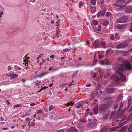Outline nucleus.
<instances>
[{
    "label": "nucleus",
    "instance_id": "nucleus-1",
    "mask_svg": "<svg viewBox=\"0 0 132 132\" xmlns=\"http://www.w3.org/2000/svg\"><path fill=\"white\" fill-rule=\"evenodd\" d=\"M132 69V66L130 62L128 61H125L123 64H121L117 71V73L120 77L121 79L122 82L126 80V77L123 74L120 72V71H123L125 69L130 70Z\"/></svg>",
    "mask_w": 132,
    "mask_h": 132
},
{
    "label": "nucleus",
    "instance_id": "nucleus-2",
    "mask_svg": "<svg viewBox=\"0 0 132 132\" xmlns=\"http://www.w3.org/2000/svg\"><path fill=\"white\" fill-rule=\"evenodd\" d=\"M128 19L127 16H123L119 19L117 20V22L120 23H123L127 21Z\"/></svg>",
    "mask_w": 132,
    "mask_h": 132
},
{
    "label": "nucleus",
    "instance_id": "nucleus-3",
    "mask_svg": "<svg viewBox=\"0 0 132 132\" xmlns=\"http://www.w3.org/2000/svg\"><path fill=\"white\" fill-rule=\"evenodd\" d=\"M114 88L113 86L110 85L108 86L106 88V91L109 93H112L113 92Z\"/></svg>",
    "mask_w": 132,
    "mask_h": 132
},
{
    "label": "nucleus",
    "instance_id": "nucleus-4",
    "mask_svg": "<svg viewBox=\"0 0 132 132\" xmlns=\"http://www.w3.org/2000/svg\"><path fill=\"white\" fill-rule=\"evenodd\" d=\"M126 4V1L122 0H118L116 3V6L118 7L122 4Z\"/></svg>",
    "mask_w": 132,
    "mask_h": 132
},
{
    "label": "nucleus",
    "instance_id": "nucleus-5",
    "mask_svg": "<svg viewBox=\"0 0 132 132\" xmlns=\"http://www.w3.org/2000/svg\"><path fill=\"white\" fill-rule=\"evenodd\" d=\"M88 120L90 121L88 123L87 125L88 127H90L94 125L96 121V120L95 119H94L93 120H91L90 119H89Z\"/></svg>",
    "mask_w": 132,
    "mask_h": 132
},
{
    "label": "nucleus",
    "instance_id": "nucleus-6",
    "mask_svg": "<svg viewBox=\"0 0 132 132\" xmlns=\"http://www.w3.org/2000/svg\"><path fill=\"white\" fill-rule=\"evenodd\" d=\"M110 79L111 80L117 82L119 80V77L116 74H114L112 76L110 77Z\"/></svg>",
    "mask_w": 132,
    "mask_h": 132
},
{
    "label": "nucleus",
    "instance_id": "nucleus-7",
    "mask_svg": "<svg viewBox=\"0 0 132 132\" xmlns=\"http://www.w3.org/2000/svg\"><path fill=\"white\" fill-rule=\"evenodd\" d=\"M132 52V49H130L128 51L123 52L122 54L123 56H126L129 55Z\"/></svg>",
    "mask_w": 132,
    "mask_h": 132
},
{
    "label": "nucleus",
    "instance_id": "nucleus-8",
    "mask_svg": "<svg viewBox=\"0 0 132 132\" xmlns=\"http://www.w3.org/2000/svg\"><path fill=\"white\" fill-rule=\"evenodd\" d=\"M108 61L107 60L105 59L104 60L100 61V64L102 65H108L109 64Z\"/></svg>",
    "mask_w": 132,
    "mask_h": 132
},
{
    "label": "nucleus",
    "instance_id": "nucleus-9",
    "mask_svg": "<svg viewBox=\"0 0 132 132\" xmlns=\"http://www.w3.org/2000/svg\"><path fill=\"white\" fill-rule=\"evenodd\" d=\"M109 113V110L104 111L103 114V117L105 119H106L108 117Z\"/></svg>",
    "mask_w": 132,
    "mask_h": 132
},
{
    "label": "nucleus",
    "instance_id": "nucleus-10",
    "mask_svg": "<svg viewBox=\"0 0 132 132\" xmlns=\"http://www.w3.org/2000/svg\"><path fill=\"white\" fill-rule=\"evenodd\" d=\"M127 129V127L126 126H124L122 128L120 127V130L119 131H120V132H125Z\"/></svg>",
    "mask_w": 132,
    "mask_h": 132
},
{
    "label": "nucleus",
    "instance_id": "nucleus-11",
    "mask_svg": "<svg viewBox=\"0 0 132 132\" xmlns=\"http://www.w3.org/2000/svg\"><path fill=\"white\" fill-rule=\"evenodd\" d=\"M119 128H120V127L119 126H117L114 127H112L110 128V130L111 131H113L115 130H117L118 131H119L120 129Z\"/></svg>",
    "mask_w": 132,
    "mask_h": 132
},
{
    "label": "nucleus",
    "instance_id": "nucleus-12",
    "mask_svg": "<svg viewBox=\"0 0 132 132\" xmlns=\"http://www.w3.org/2000/svg\"><path fill=\"white\" fill-rule=\"evenodd\" d=\"M124 43H120L117 46V48H123L126 46Z\"/></svg>",
    "mask_w": 132,
    "mask_h": 132
},
{
    "label": "nucleus",
    "instance_id": "nucleus-13",
    "mask_svg": "<svg viewBox=\"0 0 132 132\" xmlns=\"http://www.w3.org/2000/svg\"><path fill=\"white\" fill-rule=\"evenodd\" d=\"M99 43V41L98 40H95L93 43V45H95V48H96L98 47Z\"/></svg>",
    "mask_w": 132,
    "mask_h": 132
},
{
    "label": "nucleus",
    "instance_id": "nucleus-14",
    "mask_svg": "<svg viewBox=\"0 0 132 132\" xmlns=\"http://www.w3.org/2000/svg\"><path fill=\"white\" fill-rule=\"evenodd\" d=\"M98 106H96L93 109V114L94 115L97 114L98 113L97 110H98Z\"/></svg>",
    "mask_w": 132,
    "mask_h": 132
},
{
    "label": "nucleus",
    "instance_id": "nucleus-15",
    "mask_svg": "<svg viewBox=\"0 0 132 132\" xmlns=\"http://www.w3.org/2000/svg\"><path fill=\"white\" fill-rule=\"evenodd\" d=\"M88 116V115H85V116H84L80 120L81 121V122H82L83 123H84L86 122V118Z\"/></svg>",
    "mask_w": 132,
    "mask_h": 132
},
{
    "label": "nucleus",
    "instance_id": "nucleus-16",
    "mask_svg": "<svg viewBox=\"0 0 132 132\" xmlns=\"http://www.w3.org/2000/svg\"><path fill=\"white\" fill-rule=\"evenodd\" d=\"M82 122H80L78 123L77 125V127L80 129H81L84 127V125Z\"/></svg>",
    "mask_w": 132,
    "mask_h": 132
},
{
    "label": "nucleus",
    "instance_id": "nucleus-17",
    "mask_svg": "<svg viewBox=\"0 0 132 132\" xmlns=\"http://www.w3.org/2000/svg\"><path fill=\"white\" fill-rule=\"evenodd\" d=\"M47 72H42L39 75H37V77L40 78L44 76L45 75L47 74Z\"/></svg>",
    "mask_w": 132,
    "mask_h": 132
},
{
    "label": "nucleus",
    "instance_id": "nucleus-18",
    "mask_svg": "<svg viewBox=\"0 0 132 132\" xmlns=\"http://www.w3.org/2000/svg\"><path fill=\"white\" fill-rule=\"evenodd\" d=\"M127 13H130L132 12V7L130 6L128 7L126 10Z\"/></svg>",
    "mask_w": 132,
    "mask_h": 132
},
{
    "label": "nucleus",
    "instance_id": "nucleus-19",
    "mask_svg": "<svg viewBox=\"0 0 132 132\" xmlns=\"http://www.w3.org/2000/svg\"><path fill=\"white\" fill-rule=\"evenodd\" d=\"M70 130L71 132H77V129L74 127L71 128Z\"/></svg>",
    "mask_w": 132,
    "mask_h": 132
},
{
    "label": "nucleus",
    "instance_id": "nucleus-20",
    "mask_svg": "<svg viewBox=\"0 0 132 132\" xmlns=\"http://www.w3.org/2000/svg\"><path fill=\"white\" fill-rule=\"evenodd\" d=\"M127 132H132V123L130 124V127L129 128V130Z\"/></svg>",
    "mask_w": 132,
    "mask_h": 132
},
{
    "label": "nucleus",
    "instance_id": "nucleus-21",
    "mask_svg": "<svg viewBox=\"0 0 132 132\" xmlns=\"http://www.w3.org/2000/svg\"><path fill=\"white\" fill-rule=\"evenodd\" d=\"M122 99V95H120L119 96L117 100V101L118 102L120 101V100Z\"/></svg>",
    "mask_w": 132,
    "mask_h": 132
},
{
    "label": "nucleus",
    "instance_id": "nucleus-22",
    "mask_svg": "<svg viewBox=\"0 0 132 132\" xmlns=\"http://www.w3.org/2000/svg\"><path fill=\"white\" fill-rule=\"evenodd\" d=\"M92 22V23L95 25H97L98 23V21L95 20H93Z\"/></svg>",
    "mask_w": 132,
    "mask_h": 132
},
{
    "label": "nucleus",
    "instance_id": "nucleus-23",
    "mask_svg": "<svg viewBox=\"0 0 132 132\" xmlns=\"http://www.w3.org/2000/svg\"><path fill=\"white\" fill-rule=\"evenodd\" d=\"M115 38L117 40H118L120 38V37L117 34H116L115 36Z\"/></svg>",
    "mask_w": 132,
    "mask_h": 132
},
{
    "label": "nucleus",
    "instance_id": "nucleus-24",
    "mask_svg": "<svg viewBox=\"0 0 132 132\" xmlns=\"http://www.w3.org/2000/svg\"><path fill=\"white\" fill-rule=\"evenodd\" d=\"M90 3L93 5H94L96 4V1L95 0H91Z\"/></svg>",
    "mask_w": 132,
    "mask_h": 132
},
{
    "label": "nucleus",
    "instance_id": "nucleus-25",
    "mask_svg": "<svg viewBox=\"0 0 132 132\" xmlns=\"http://www.w3.org/2000/svg\"><path fill=\"white\" fill-rule=\"evenodd\" d=\"M41 81L40 80H37L35 82V84L36 86L39 85L40 84Z\"/></svg>",
    "mask_w": 132,
    "mask_h": 132
},
{
    "label": "nucleus",
    "instance_id": "nucleus-26",
    "mask_svg": "<svg viewBox=\"0 0 132 132\" xmlns=\"http://www.w3.org/2000/svg\"><path fill=\"white\" fill-rule=\"evenodd\" d=\"M108 24V22L107 20H105L103 23V24L104 26H106Z\"/></svg>",
    "mask_w": 132,
    "mask_h": 132
},
{
    "label": "nucleus",
    "instance_id": "nucleus-27",
    "mask_svg": "<svg viewBox=\"0 0 132 132\" xmlns=\"http://www.w3.org/2000/svg\"><path fill=\"white\" fill-rule=\"evenodd\" d=\"M18 77V75L14 74V73H13V75L12 76V78H17Z\"/></svg>",
    "mask_w": 132,
    "mask_h": 132
},
{
    "label": "nucleus",
    "instance_id": "nucleus-28",
    "mask_svg": "<svg viewBox=\"0 0 132 132\" xmlns=\"http://www.w3.org/2000/svg\"><path fill=\"white\" fill-rule=\"evenodd\" d=\"M70 50V49L68 48H65L63 50V51L64 52H68Z\"/></svg>",
    "mask_w": 132,
    "mask_h": 132
},
{
    "label": "nucleus",
    "instance_id": "nucleus-29",
    "mask_svg": "<svg viewBox=\"0 0 132 132\" xmlns=\"http://www.w3.org/2000/svg\"><path fill=\"white\" fill-rule=\"evenodd\" d=\"M104 105H100V107H99L100 110H103V108L104 107Z\"/></svg>",
    "mask_w": 132,
    "mask_h": 132
},
{
    "label": "nucleus",
    "instance_id": "nucleus-30",
    "mask_svg": "<svg viewBox=\"0 0 132 132\" xmlns=\"http://www.w3.org/2000/svg\"><path fill=\"white\" fill-rule=\"evenodd\" d=\"M98 27L97 29V31L98 32H100L101 31V25H99L98 26Z\"/></svg>",
    "mask_w": 132,
    "mask_h": 132
},
{
    "label": "nucleus",
    "instance_id": "nucleus-31",
    "mask_svg": "<svg viewBox=\"0 0 132 132\" xmlns=\"http://www.w3.org/2000/svg\"><path fill=\"white\" fill-rule=\"evenodd\" d=\"M83 4L82 2H80L79 3V7L80 8L82 6H83Z\"/></svg>",
    "mask_w": 132,
    "mask_h": 132
},
{
    "label": "nucleus",
    "instance_id": "nucleus-32",
    "mask_svg": "<svg viewBox=\"0 0 132 132\" xmlns=\"http://www.w3.org/2000/svg\"><path fill=\"white\" fill-rule=\"evenodd\" d=\"M0 11H5V10L4 9L2 6L0 5Z\"/></svg>",
    "mask_w": 132,
    "mask_h": 132
},
{
    "label": "nucleus",
    "instance_id": "nucleus-33",
    "mask_svg": "<svg viewBox=\"0 0 132 132\" xmlns=\"http://www.w3.org/2000/svg\"><path fill=\"white\" fill-rule=\"evenodd\" d=\"M13 75V72H12L8 74L7 75L9 77H12V76Z\"/></svg>",
    "mask_w": 132,
    "mask_h": 132
},
{
    "label": "nucleus",
    "instance_id": "nucleus-34",
    "mask_svg": "<svg viewBox=\"0 0 132 132\" xmlns=\"http://www.w3.org/2000/svg\"><path fill=\"white\" fill-rule=\"evenodd\" d=\"M82 106V104L81 103H80L77 106V108H80Z\"/></svg>",
    "mask_w": 132,
    "mask_h": 132
},
{
    "label": "nucleus",
    "instance_id": "nucleus-35",
    "mask_svg": "<svg viewBox=\"0 0 132 132\" xmlns=\"http://www.w3.org/2000/svg\"><path fill=\"white\" fill-rule=\"evenodd\" d=\"M100 12H101V15L102 16H103L105 13V11H100Z\"/></svg>",
    "mask_w": 132,
    "mask_h": 132
},
{
    "label": "nucleus",
    "instance_id": "nucleus-36",
    "mask_svg": "<svg viewBox=\"0 0 132 132\" xmlns=\"http://www.w3.org/2000/svg\"><path fill=\"white\" fill-rule=\"evenodd\" d=\"M43 111L42 110H40L38 111V112H37V114L40 113L42 114L43 113Z\"/></svg>",
    "mask_w": 132,
    "mask_h": 132
},
{
    "label": "nucleus",
    "instance_id": "nucleus-37",
    "mask_svg": "<svg viewBox=\"0 0 132 132\" xmlns=\"http://www.w3.org/2000/svg\"><path fill=\"white\" fill-rule=\"evenodd\" d=\"M53 108V106L52 105H50L49 107V110L50 111H51L52 109Z\"/></svg>",
    "mask_w": 132,
    "mask_h": 132
},
{
    "label": "nucleus",
    "instance_id": "nucleus-38",
    "mask_svg": "<svg viewBox=\"0 0 132 132\" xmlns=\"http://www.w3.org/2000/svg\"><path fill=\"white\" fill-rule=\"evenodd\" d=\"M1 12H0V19L1 18L2 16V15H3V12L4 11H1Z\"/></svg>",
    "mask_w": 132,
    "mask_h": 132
},
{
    "label": "nucleus",
    "instance_id": "nucleus-39",
    "mask_svg": "<svg viewBox=\"0 0 132 132\" xmlns=\"http://www.w3.org/2000/svg\"><path fill=\"white\" fill-rule=\"evenodd\" d=\"M107 130L105 128H103L101 130V131L102 132H105Z\"/></svg>",
    "mask_w": 132,
    "mask_h": 132
},
{
    "label": "nucleus",
    "instance_id": "nucleus-40",
    "mask_svg": "<svg viewBox=\"0 0 132 132\" xmlns=\"http://www.w3.org/2000/svg\"><path fill=\"white\" fill-rule=\"evenodd\" d=\"M35 120H33V121L31 122V125L33 126H35Z\"/></svg>",
    "mask_w": 132,
    "mask_h": 132
},
{
    "label": "nucleus",
    "instance_id": "nucleus-41",
    "mask_svg": "<svg viewBox=\"0 0 132 132\" xmlns=\"http://www.w3.org/2000/svg\"><path fill=\"white\" fill-rule=\"evenodd\" d=\"M110 39L112 40H113L114 39V36L113 35H111L110 36Z\"/></svg>",
    "mask_w": 132,
    "mask_h": 132
},
{
    "label": "nucleus",
    "instance_id": "nucleus-42",
    "mask_svg": "<svg viewBox=\"0 0 132 132\" xmlns=\"http://www.w3.org/2000/svg\"><path fill=\"white\" fill-rule=\"evenodd\" d=\"M66 104L67 106H68L70 105L72 106L73 104V103H71L70 102Z\"/></svg>",
    "mask_w": 132,
    "mask_h": 132
},
{
    "label": "nucleus",
    "instance_id": "nucleus-43",
    "mask_svg": "<svg viewBox=\"0 0 132 132\" xmlns=\"http://www.w3.org/2000/svg\"><path fill=\"white\" fill-rule=\"evenodd\" d=\"M11 69V67L9 65L8 67L7 70L8 71H9Z\"/></svg>",
    "mask_w": 132,
    "mask_h": 132
},
{
    "label": "nucleus",
    "instance_id": "nucleus-44",
    "mask_svg": "<svg viewBox=\"0 0 132 132\" xmlns=\"http://www.w3.org/2000/svg\"><path fill=\"white\" fill-rule=\"evenodd\" d=\"M123 105V104L122 103H120V106H119V107L120 109H121V108L122 107V106Z\"/></svg>",
    "mask_w": 132,
    "mask_h": 132
},
{
    "label": "nucleus",
    "instance_id": "nucleus-45",
    "mask_svg": "<svg viewBox=\"0 0 132 132\" xmlns=\"http://www.w3.org/2000/svg\"><path fill=\"white\" fill-rule=\"evenodd\" d=\"M98 57L100 59H102L103 58V56L101 55H99L98 56Z\"/></svg>",
    "mask_w": 132,
    "mask_h": 132
},
{
    "label": "nucleus",
    "instance_id": "nucleus-46",
    "mask_svg": "<svg viewBox=\"0 0 132 132\" xmlns=\"http://www.w3.org/2000/svg\"><path fill=\"white\" fill-rule=\"evenodd\" d=\"M130 31L132 32V22H131V24L130 29Z\"/></svg>",
    "mask_w": 132,
    "mask_h": 132
},
{
    "label": "nucleus",
    "instance_id": "nucleus-47",
    "mask_svg": "<svg viewBox=\"0 0 132 132\" xmlns=\"http://www.w3.org/2000/svg\"><path fill=\"white\" fill-rule=\"evenodd\" d=\"M110 12H107L106 14V15L107 16H109L110 15Z\"/></svg>",
    "mask_w": 132,
    "mask_h": 132
},
{
    "label": "nucleus",
    "instance_id": "nucleus-48",
    "mask_svg": "<svg viewBox=\"0 0 132 132\" xmlns=\"http://www.w3.org/2000/svg\"><path fill=\"white\" fill-rule=\"evenodd\" d=\"M42 54H40L39 55V56H38V57L37 58V59L38 60L40 58L42 57Z\"/></svg>",
    "mask_w": 132,
    "mask_h": 132
},
{
    "label": "nucleus",
    "instance_id": "nucleus-49",
    "mask_svg": "<svg viewBox=\"0 0 132 132\" xmlns=\"http://www.w3.org/2000/svg\"><path fill=\"white\" fill-rule=\"evenodd\" d=\"M35 105H36V104H35V103H31L30 104V106H34Z\"/></svg>",
    "mask_w": 132,
    "mask_h": 132
},
{
    "label": "nucleus",
    "instance_id": "nucleus-50",
    "mask_svg": "<svg viewBox=\"0 0 132 132\" xmlns=\"http://www.w3.org/2000/svg\"><path fill=\"white\" fill-rule=\"evenodd\" d=\"M105 43L104 42H102L101 43V44L102 45H105Z\"/></svg>",
    "mask_w": 132,
    "mask_h": 132
},
{
    "label": "nucleus",
    "instance_id": "nucleus-51",
    "mask_svg": "<svg viewBox=\"0 0 132 132\" xmlns=\"http://www.w3.org/2000/svg\"><path fill=\"white\" fill-rule=\"evenodd\" d=\"M100 15H101V12H98L97 14V17H98L100 16Z\"/></svg>",
    "mask_w": 132,
    "mask_h": 132
},
{
    "label": "nucleus",
    "instance_id": "nucleus-52",
    "mask_svg": "<svg viewBox=\"0 0 132 132\" xmlns=\"http://www.w3.org/2000/svg\"><path fill=\"white\" fill-rule=\"evenodd\" d=\"M118 106V105L117 104L114 107V109H117V107Z\"/></svg>",
    "mask_w": 132,
    "mask_h": 132
},
{
    "label": "nucleus",
    "instance_id": "nucleus-53",
    "mask_svg": "<svg viewBox=\"0 0 132 132\" xmlns=\"http://www.w3.org/2000/svg\"><path fill=\"white\" fill-rule=\"evenodd\" d=\"M128 1L126 2V4H128L130 2H132V0H128Z\"/></svg>",
    "mask_w": 132,
    "mask_h": 132
},
{
    "label": "nucleus",
    "instance_id": "nucleus-54",
    "mask_svg": "<svg viewBox=\"0 0 132 132\" xmlns=\"http://www.w3.org/2000/svg\"><path fill=\"white\" fill-rule=\"evenodd\" d=\"M91 85L90 84H88L86 85V86L87 87H90V86H91Z\"/></svg>",
    "mask_w": 132,
    "mask_h": 132
},
{
    "label": "nucleus",
    "instance_id": "nucleus-55",
    "mask_svg": "<svg viewBox=\"0 0 132 132\" xmlns=\"http://www.w3.org/2000/svg\"><path fill=\"white\" fill-rule=\"evenodd\" d=\"M87 115H88H88H90V116H93V113H92L90 112L89 114L88 113V114H87Z\"/></svg>",
    "mask_w": 132,
    "mask_h": 132
},
{
    "label": "nucleus",
    "instance_id": "nucleus-56",
    "mask_svg": "<svg viewBox=\"0 0 132 132\" xmlns=\"http://www.w3.org/2000/svg\"><path fill=\"white\" fill-rule=\"evenodd\" d=\"M31 2H32V3H34L36 0H29Z\"/></svg>",
    "mask_w": 132,
    "mask_h": 132
},
{
    "label": "nucleus",
    "instance_id": "nucleus-57",
    "mask_svg": "<svg viewBox=\"0 0 132 132\" xmlns=\"http://www.w3.org/2000/svg\"><path fill=\"white\" fill-rule=\"evenodd\" d=\"M42 60L43 61V62H41L40 63V65H41L43 64V63L44 62V60Z\"/></svg>",
    "mask_w": 132,
    "mask_h": 132
},
{
    "label": "nucleus",
    "instance_id": "nucleus-58",
    "mask_svg": "<svg viewBox=\"0 0 132 132\" xmlns=\"http://www.w3.org/2000/svg\"><path fill=\"white\" fill-rule=\"evenodd\" d=\"M50 58L51 59H54V57L53 55H51L50 56Z\"/></svg>",
    "mask_w": 132,
    "mask_h": 132
},
{
    "label": "nucleus",
    "instance_id": "nucleus-59",
    "mask_svg": "<svg viewBox=\"0 0 132 132\" xmlns=\"http://www.w3.org/2000/svg\"><path fill=\"white\" fill-rule=\"evenodd\" d=\"M89 110V109H86V114H88V113L89 112H88V111Z\"/></svg>",
    "mask_w": 132,
    "mask_h": 132
},
{
    "label": "nucleus",
    "instance_id": "nucleus-60",
    "mask_svg": "<svg viewBox=\"0 0 132 132\" xmlns=\"http://www.w3.org/2000/svg\"><path fill=\"white\" fill-rule=\"evenodd\" d=\"M19 104H16V105H15L14 106V107H19Z\"/></svg>",
    "mask_w": 132,
    "mask_h": 132
},
{
    "label": "nucleus",
    "instance_id": "nucleus-61",
    "mask_svg": "<svg viewBox=\"0 0 132 132\" xmlns=\"http://www.w3.org/2000/svg\"><path fill=\"white\" fill-rule=\"evenodd\" d=\"M6 101L7 102V104L8 105H9V104H10V103L8 100H7Z\"/></svg>",
    "mask_w": 132,
    "mask_h": 132
},
{
    "label": "nucleus",
    "instance_id": "nucleus-62",
    "mask_svg": "<svg viewBox=\"0 0 132 132\" xmlns=\"http://www.w3.org/2000/svg\"><path fill=\"white\" fill-rule=\"evenodd\" d=\"M96 76V73H94L93 75V77H95Z\"/></svg>",
    "mask_w": 132,
    "mask_h": 132
},
{
    "label": "nucleus",
    "instance_id": "nucleus-63",
    "mask_svg": "<svg viewBox=\"0 0 132 132\" xmlns=\"http://www.w3.org/2000/svg\"><path fill=\"white\" fill-rule=\"evenodd\" d=\"M29 118H26V121H28L29 120Z\"/></svg>",
    "mask_w": 132,
    "mask_h": 132
},
{
    "label": "nucleus",
    "instance_id": "nucleus-64",
    "mask_svg": "<svg viewBox=\"0 0 132 132\" xmlns=\"http://www.w3.org/2000/svg\"><path fill=\"white\" fill-rule=\"evenodd\" d=\"M97 99H95V100H94V103H96V102H97Z\"/></svg>",
    "mask_w": 132,
    "mask_h": 132
}]
</instances>
